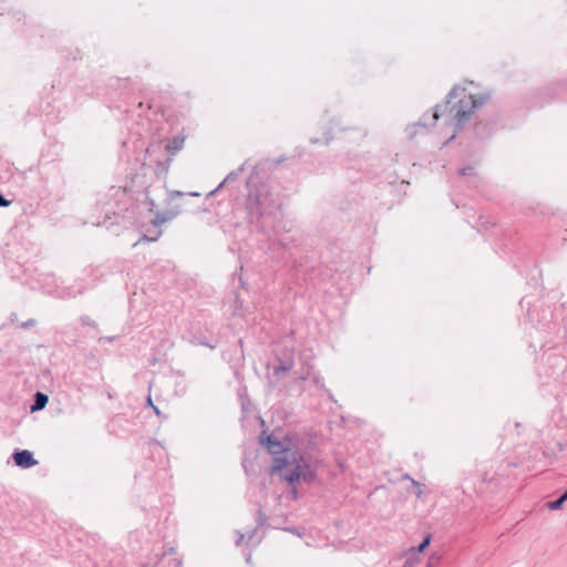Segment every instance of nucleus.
Instances as JSON below:
<instances>
[{"instance_id": "0eeeda50", "label": "nucleus", "mask_w": 567, "mask_h": 567, "mask_svg": "<svg viewBox=\"0 0 567 567\" xmlns=\"http://www.w3.org/2000/svg\"><path fill=\"white\" fill-rule=\"evenodd\" d=\"M48 401H49L48 395H45L41 392H38V411L44 409Z\"/></svg>"}, {"instance_id": "9b49d317", "label": "nucleus", "mask_w": 567, "mask_h": 567, "mask_svg": "<svg viewBox=\"0 0 567 567\" xmlns=\"http://www.w3.org/2000/svg\"><path fill=\"white\" fill-rule=\"evenodd\" d=\"M560 498L566 502L567 501V491L560 496Z\"/></svg>"}, {"instance_id": "39448f33", "label": "nucleus", "mask_w": 567, "mask_h": 567, "mask_svg": "<svg viewBox=\"0 0 567 567\" xmlns=\"http://www.w3.org/2000/svg\"><path fill=\"white\" fill-rule=\"evenodd\" d=\"M185 140V136H175L174 138H172L166 145L167 153L169 155H175L178 151L183 148Z\"/></svg>"}, {"instance_id": "f03ea898", "label": "nucleus", "mask_w": 567, "mask_h": 567, "mask_svg": "<svg viewBox=\"0 0 567 567\" xmlns=\"http://www.w3.org/2000/svg\"><path fill=\"white\" fill-rule=\"evenodd\" d=\"M272 471L279 473L288 483H295L307 478L309 464L298 452H288L275 458Z\"/></svg>"}, {"instance_id": "9d476101", "label": "nucleus", "mask_w": 567, "mask_h": 567, "mask_svg": "<svg viewBox=\"0 0 567 567\" xmlns=\"http://www.w3.org/2000/svg\"><path fill=\"white\" fill-rule=\"evenodd\" d=\"M10 202L7 200L1 194H0V206L7 207L9 206Z\"/></svg>"}, {"instance_id": "7ed1b4c3", "label": "nucleus", "mask_w": 567, "mask_h": 567, "mask_svg": "<svg viewBox=\"0 0 567 567\" xmlns=\"http://www.w3.org/2000/svg\"><path fill=\"white\" fill-rule=\"evenodd\" d=\"M13 460L18 466L24 468L31 467L35 463L32 453H30L29 451H21L14 453Z\"/></svg>"}, {"instance_id": "423d86ee", "label": "nucleus", "mask_w": 567, "mask_h": 567, "mask_svg": "<svg viewBox=\"0 0 567 567\" xmlns=\"http://www.w3.org/2000/svg\"><path fill=\"white\" fill-rule=\"evenodd\" d=\"M174 551H175V549L173 547H171V548H168V550H164L162 553H156L154 558L152 559V563L145 564L141 567H155L159 563L162 557H164L167 554H173Z\"/></svg>"}, {"instance_id": "1a4fd4ad", "label": "nucleus", "mask_w": 567, "mask_h": 567, "mask_svg": "<svg viewBox=\"0 0 567 567\" xmlns=\"http://www.w3.org/2000/svg\"><path fill=\"white\" fill-rule=\"evenodd\" d=\"M430 540H431L430 536H429V537H426V538H425V539L420 544V546L417 547V551H419V553L423 551V550L429 546Z\"/></svg>"}, {"instance_id": "f8f14e48", "label": "nucleus", "mask_w": 567, "mask_h": 567, "mask_svg": "<svg viewBox=\"0 0 567 567\" xmlns=\"http://www.w3.org/2000/svg\"><path fill=\"white\" fill-rule=\"evenodd\" d=\"M30 410L32 413L35 412V403L31 405Z\"/></svg>"}, {"instance_id": "6e6552de", "label": "nucleus", "mask_w": 567, "mask_h": 567, "mask_svg": "<svg viewBox=\"0 0 567 567\" xmlns=\"http://www.w3.org/2000/svg\"><path fill=\"white\" fill-rule=\"evenodd\" d=\"M564 503L565 502L559 497L557 501L548 503L547 506L549 509L556 511L559 509Z\"/></svg>"}, {"instance_id": "20e7f679", "label": "nucleus", "mask_w": 567, "mask_h": 567, "mask_svg": "<svg viewBox=\"0 0 567 567\" xmlns=\"http://www.w3.org/2000/svg\"><path fill=\"white\" fill-rule=\"evenodd\" d=\"M267 447L268 451L274 454L278 455L280 453L287 454L288 452H292L288 447L284 446V444L277 440H275L272 436L267 437Z\"/></svg>"}, {"instance_id": "f257e3e1", "label": "nucleus", "mask_w": 567, "mask_h": 567, "mask_svg": "<svg viewBox=\"0 0 567 567\" xmlns=\"http://www.w3.org/2000/svg\"><path fill=\"white\" fill-rule=\"evenodd\" d=\"M475 89L473 83L468 86H455L447 99L436 105L432 115L434 133L445 140V143L455 137L476 107L489 100L488 93Z\"/></svg>"}]
</instances>
